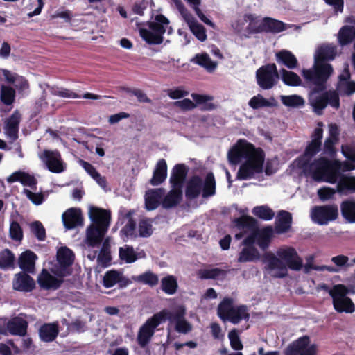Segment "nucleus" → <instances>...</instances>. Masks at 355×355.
Returning a JSON list of instances; mask_svg holds the SVG:
<instances>
[{"label": "nucleus", "instance_id": "f257e3e1", "mask_svg": "<svg viewBox=\"0 0 355 355\" xmlns=\"http://www.w3.org/2000/svg\"><path fill=\"white\" fill-rule=\"evenodd\" d=\"M336 55V49L334 46L322 45L315 55L313 68L302 71V76L306 83L314 85L312 93L319 94L327 89V82L334 72L332 66L327 62L334 60Z\"/></svg>", "mask_w": 355, "mask_h": 355}, {"label": "nucleus", "instance_id": "f03ea898", "mask_svg": "<svg viewBox=\"0 0 355 355\" xmlns=\"http://www.w3.org/2000/svg\"><path fill=\"white\" fill-rule=\"evenodd\" d=\"M279 258L272 253L264 255V261L267 263L263 270L273 278H284L288 275L287 268L299 271L303 266L302 259L293 248H288L277 252Z\"/></svg>", "mask_w": 355, "mask_h": 355}, {"label": "nucleus", "instance_id": "7ed1b4c3", "mask_svg": "<svg viewBox=\"0 0 355 355\" xmlns=\"http://www.w3.org/2000/svg\"><path fill=\"white\" fill-rule=\"evenodd\" d=\"M313 179L317 182H325L331 184L337 182L342 175V163L338 159H329L326 157H320L314 159Z\"/></svg>", "mask_w": 355, "mask_h": 355}, {"label": "nucleus", "instance_id": "20e7f679", "mask_svg": "<svg viewBox=\"0 0 355 355\" xmlns=\"http://www.w3.org/2000/svg\"><path fill=\"white\" fill-rule=\"evenodd\" d=\"M265 160V153L261 148H257L252 155L248 157L240 166L236 174V179L250 180L254 175L262 173Z\"/></svg>", "mask_w": 355, "mask_h": 355}, {"label": "nucleus", "instance_id": "39448f33", "mask_svg": "<svg viewBox=\"0 0 355 355\" xmlns=\"http://www.w3.org/2000/svg\"><path fill=\"white\" fill-rule=\"evenodd\" d=\"M164 322V318L162 313L158 312L148 318L139 328L137 342L141 348L146 349V353L150 355V349L148 347L149 343L153 337L157 327Z\"/></svg>", "mask_w": 355, "mask_h": 355}, {"label": "nucleus", "instance_id": "423d86ee", "mask_svg": "<svg viewBox=\"0 0 355 355\" xmlns=\"http://www.w3.org/2000/svg\"><path fill=\"white\" fill-rule=\"evenodd\" d=\"M347 288L343 284L335 285L329 292L333 300V305L338 313H352L355 311V306L351 298L347 297Z\"/></svg>", "mask_w": 355, "mask_h": 355}, {"label": "nucleus", "instance_id": "0eeeda50", "mask_svg": "<svg viewBox=\"0 0 355 355\" xmlns=\"http://www.w3.org/2000/svg\"><path fill=\"white\" fill-rule=\"evenodd\" d=\"M338 216V207L336 204L314 206L310 214L311 220L319 225H327L335 221Z\"/></svg>", "mask_w": 355, "mask_h": 355}, {"label": "nucleus", "instance_id": "6e6552de", "mask_svg": "<svg viewBox=\"0 0 355 355\" xmlns=\"http://www.w3.org/2000/svg\"><path fill=\"white\" fill-rule=\"evenodd\" d=\"M257 85L263 89L268 90L275 87L279 74L275 63H269L262 65L256 71Z\"/></svg>", "mask_w": 355, "mask_h": 355}, {"label": "nucleus", "instance_id": "1a4fd4ad", "mask_svg": "<svg viewBox=\"0 0 355 355\" xmlns=\"http://www.w3.org/2000/svg\"><path fill=\"white\" fill-rule=\"evenodd\" d=\"M257 150V148L252 144L248 142L245 139H239L227 153L229 162L232 164H237L242 158L246 159Z\"/></svg>", "mask_w": 355, "mask_h": 355}, {"label": "nucleus", "instance_id": "9d476101", "mask_svg": "<svg viewBox=\"0 0 355 355\" xmlns=\"http://www.w3.org/2000/svg\"><path fill=\"white\" fill-rule=\"evenodd\" d=\"M75 254L69 248L61 247L57 252V261L59 267L54 272L55 275L63 278L71 274L69 267L73 263Z\"/></svg>", "mask_w": 355, "mask_h": 355}, {"label": "nucleus", "instance_id": "9b49d317", "mask_svg": "<svg viewBox=\"0 0 355 355\" xmlns=\"http://www.w3.org/2000/svg\"><path fill=\"white\" fill-rule=\"evenodd\" d=\"M89 218L92 225L108 229L111 221V211L95 206H90Z\"/></svg>", "mask_w": 355, "mask_h": 355}, {"label": "nucleus", "instance_id": "f8f14e48", "mask_svg": "<svg viewBox=\"0 0 355 355\" xmlns=\"http://www.w3.org/2000/svg\"><path fill=\"white\" fill-rule=\"evenodd\" d=\"M160 313L164 318V322L168 320L171 322L175 321V330L180 333L187 334L191 331L190 324L184 319V310H178L175 312H171L167 309H164Z\"/></svg>", "mask_w": 355, "mask_h": 355}, {"label": "nucleus", "instance_id": "ddd939ff", "mask_svg": "<svg viewBox=\"0 0 355 355\" xmlns=\"http://www.w3.org/2000/svg\"><path fill=\"white\" fill-rule=\"evenodd\" d=\"M233 223L235 227L241 230L240 232L236 234L235 238L237 240L243 238L249 232L258 229L257 220L250 216H241L234 219Z\"/></svg>", "mask_w": 355, "mask_h": 355}, {"label": "nucleus", "instance_id": "4468645a", "mask_svg": "<svg viewBox=\"0 0 355 355\" xmlns=\"http://www.w3.org/2000/svg\"><path fill=\"white\" fill-rule=\"evenodd\" d=\"M42 159L51 172L60 173L64 171V168L61 160L60 154L58 151L44 150Z\"/></svg>", "mask_w": 355, "mask_h": 355}, {"label": "nucleus", "instance_id": "2eb2a0df", "mask_svg": "<svg viewBox=\"0 0 355 355\" xmlns=\"http://www.w3.org/2000/svg\"><path fill=\"white\" fill-rule=\"evenodd\" d=\"M64 227L67 230H72L83 224V217L81 209L79 208H69L67 209L62 216Z\"/></svg>", "mask_w": 355, "mask_h": 355}, {"label": "nucleus", "instance_id": "dca6fc26", "mask_svg": "<svg viewBox=\"0 0 355 355\" xmlns=\"http://www.w3.org/2000/svg\"><path fill=\"white\" fill-rule=\"evenodd\" d=\"M108 229L89 225L86 230L85 243L88 247H98L102 243Z\"/></svg>", "mask_w": 355, "mask_h": 355}, {"label": "nucleus", "instance_id": "f3484780", "mask_svg": "<svg viewBox=\"0 0 355 355\" xmlns=\"http://www.w3.org/2000/svg\"><path fill=\"white\" fill-rule=\"evenodd\" d=\"M21 120V114L18 110H16L5 121L6 134L12 141H15L18 138Z\"/></svg>", "mask_w": 355, "mask_h": 355}, {"label": "nucleus", "instance_id": "a211bd4d", "mask_svg": "<svg viewBox=\"0 0 355 355\" xmlns=\"http://www.w3.org/2000/svg\"><path fill=\"white\" fill-rule=\"evenodd\" d=\"M245 21H249L248 25L241 33L246 38L250 37L252 35L264 33V26L263 24V18L260 19L258 17L252 14H245L244 15Z\"/></svg>", "mask_w": 355, "mask_h": 355}, {"label": "nucleus", "instance_id": "6ab92c4d", "mask_svg": "<svg viewBox=\"0 0 355 355\" xmlns=\"http://www.w3.org/2000/svg\"><path fill=\"white\" fill-rule=\"evenodd\" d=\"M26 272H20L15 275L13 280V288L21 292H31L35 288L34 279Z\"/></svg>", "mask_w": 355, "mask_h": 355}, {"label": "nucleus", "instance_id": "aec40b11", "mask_svg": "<svg viewBox=\"0 0 355 355\" xmlns=\"http://www.w3.org/2000/svg\"><path fill=\"white\" fill-rule=\"evenodd\" d=\"M188 173V168L184 164H178L173 168L171 176L170 184L171 187L182 189Z\"/></svg>", "mask_w": 355, "mask_h": 355}, {"label": "nucleus", "instance_id": "412c9836", "mask_svg": "<svg viewBox=\"0 0 355 355\" xmlns=\"http://www.w3.org/2000/svg\"><path fill=\"white\" fill-rule=\"evenodd\" d=\"M28 326V322L19 316L11 318L6 324V328L9 333L11 335L19 336L26 335Z\"/></svg>", "mask_w": 355, "mask_h": 355}, {"label": "nucleus", "instance_id": "4be33fe9", "mask_svg": "<svg viewBox=\"0 0 355 355\" xmlns=\"http://www.w3.org/2000/svg\"><path fill=\"white\" fill-rule=\"evenodd\" d=\"M38 334L40 340L43 342L51 343L54 341L59 334L58 322L43 324L40 326Z\"/></svg>", "mask_w": 355, "mask_h": 355}, {"label": "nucleus", "instance_id": "5701e85b", "mask_svg": "<svg viewBox=\"0 0 355 355\" xmlns=\"http://www.w3.org/2000/svg\"><path fill=\"white\" fill-rule=\"evenodd\" d=\"M293 223L292 214L286 210L278 211L275 225L277 234H284L290 230Z\"/></svg>", "mask_w": 355, "mask_h": 355}, {"label": "nucleus", "instance_id": "b1692460", "mask_svg": "<svg viewBox=\"0 0 355 355\" xmlns=\"http://www.w3.org/2000/svg\"><path fill=\"white\" fill-rule=\"evenodd\" d=\"M6 181L10 184L19 182L22 185L30 187L33 189H36L37 183L36 178L33 175L22 171H17L12 173L6 178Z\"/></svg>", "mask_w": 355, "mask_h": 355}, {"label": "nucleus", "instance_id": "393cba45", "mask_svg": "<svg viewBox=\"0 0 355 355\" xmlns=\"http://www.w3.org/2000/svg\"><path fill=\"white\" fill-rule=\"evenodd\" d=\"M165 194L164 188L151 189L146 193L145 205L147 210L151 211L157 209Z\"/></svg>", "mask_w": 355, "mask_h": 355}, {"label": "nucleus", "instance_id": "a878e982", "mask_svg": "<svg viewBox=\"0 0 355 355\" xmlns=\"http://www.w3.org/2000/svg\"><path fill=\"white\" fill-rule=\"evenodd\" d=\"M37 259L36 254L31 250L22 252L18 259L19 266L23 270L22 272L33 274Z\"/></svg>", "mask_w": 355, "mask_h": 355}, {"label": "nucleus", "instance_id": "bb28decb", "mask_svg": "<svg viewBox=\"0 0 355 355\" xmlns=\"http://www.w3.org/2000/svg\"><path fill=\"white\" fill-rule=\"evenodd\" d=\"M202 180L198 175L192 176L187 182L185 196L188 200L197 198L202 192Z\"/></svg>", "mask_w": 355, "mask_h": 355}, {"label": "nucleus", "instance_id": "cd10ccee", "mask_svg": "<svg viewBox=\"0 0 355 355\" xmlns=\"http://www.w3.org/2000/svg\"><path fill=\"white\" fill-rule=\"evenodd\" d=\"M135 211L133 210H128L124 212L121 211L119 220H121V224L124 223V220H128V223L121 229V233L128 238L135 235L136 230V222L132 218Z\"/></svg>", "mask_w": 355, "mask_h": 355}, {"label": "nucleus", "instance_id": "c85d7f7f", "mask_svg": "<svg viewBox=\"0 0 355 355\" xmlns=\"http://www.w3.org/2000/svg\"><path fill=\"white\" fill-rule=\"evenodd\" d=\"M336 191L340 195L354 193L355 177L342 174L337 181Z\"/></svg>", "mask_w": 355, "mask_h": 355}, {"label": "nucleus", "instance_id": "c756f323", "mask_svg": "<svg viewBox=\"0 0 355 355\" xmlns=\"http://www.w3.org/2000/svg\"><path fill=\"white\" fill-rule=\"evenodd\" d=\"M38 284L40 286L44 289H58L60 287L63 282L62 279H58L54 276L49 273V272L43 269L42 273L38 277Z\"/></svg>", "mask_w": 355, "mask_h": 355}, {"label": "nucleus", "instance_id": "7c9ffc66", "mask_svg": "<svg viewBox=\"0 0 355 355\" xmlns=\"http://www.w3.org/2000/svg\"><path fill=\"white\" fill-rule=\"evenodd\" d=\"M167 178V164L164 159H160L156 164L153 177L149 182L153 186H158Z\"/></svg>", "mask_w": 355, "mask_h": 355}, {"label": "nucleus", "instance_id": "2f4dec72", "mask_svg": "<svg viewBox=\"0 0 355 355\" xmlns=\"http://www.w3.org/2000/svg\"><path fill=\"white\" fill-rule=\"evenodd\" d=\"M277 63L283 64L289 69H294L298 66V60L290 51L282 49L275 53Z\"/></svg>", "mask_w": 355, "mask_h": 355}, {"label": "nucleus", "instance_id": "473e14b6", "mask_svg": "<svg viewBox=\"0 0 355 355\" xmlns=\"http://www.w3.org/2000/svg\"><path fill=\"white\" fill-rule=\"evenodd\" d=\"M182 199V189L172 187L162 200V205L165 209L176 207Z\"/></svg>", "mask_w": 355, "mask_h": 355}, {"label": "nucleus", "instance_id": "72a5a7b5", "mask_svg": "<svg viewBox=\"0 0 355 355\" xmlns=\"http://www.w3.org/2000/svg\"><path fill=\"white\" fill-rule=\"evenodd\" d=\"M51 94L53 96L62 97V98H84L87 99L98 100L100 98V96L89 92H86L83 95L78 94L73 91L67 88H57L53 89L51 91Z\"/></svg>", "mask_w": 355, "mask_h": 355}, {"label": "nucleus", "instance_id": "f704fd0d", "mask_svg": "<svg viewBox=\"0 0 355 355\" xmlns=\"http://www.w3.org/2000/svg\"><path fill=\"white\" fill-rule=\"evenodd\" d=\"M310 338L303 336L291 343L285 350V355H297L302 351L306 350L309 346Z\"/></svg>", "mask_w": 355, "mask_h": 355}, {"label": "nucleus", "instance_id": "c9c22d12", "mask_svg": "<svg viewBox=\"0 0 355 355\" xmlns=\"http://www.w3.org/2000/svg\"><path fill=\"white\" fill-rule=\"evenodd\" d=\"M169 23V20L167 17L162 14H158L155 15V21L148 22V26L151 31L158 35L163 36L166 31V26H167Z\"/></svg>", "mask_w": 355, "mask_h": 355}, {"label": "nucleus", "instance_id": "e433bc0d", "mask_svg": "<svg viewBox=\"0 0 355 355\" xmlns=\"http://www.w3.org/2000/svg\"><path fill=\"white\" fill-rule=\"evenodd\" d=\"M234 306V300L231 297H224L217 308V315L223 322H229L232 310Z\"/></svg>", "mask_w": 355, "mask_h": 355}, {"label": "nucleus", "instance_id": "4c0bfd02", "mask_svg": "<svg viewBox=\"0 0 355 355\" xmlns=\"http://www.w3.org/2000/svg\"><path fill=\"white\" fill-rule=\"evenodd\" d=\"M273 235V229L271 226H266L261 230L257 229V244L263 250H266L271 242Z\"/></svg>", "mask_w": 355, "mask_h": 355}, {"label": "nucleus", "instance_id": "58836bf2", "mask_svg": "<svg viewBox=\"0 0 355 355\" xmlns=\"http://www.w3.org/2000/svg\"><path fill=\"white\" fill-rule=\"evenodd\" d=\"M249 319L250 314L248 313V309L246 305H234L229 322H230L232 324H239L243 320L248 321Z\"/></svg>", "mask_w": 355, "mask_h": 355}, {"label": "nucleus", "instance_id": "ea45409f", "mask_svg": "<svg viewBox=\"0 0 355 355\" xmlns=\"http://www.w3.org/2000/svg\"><path fill=\"white\" fill-rule=\"evenodd\" d=\"M264 33H279L286 29V24L272 17H263Z\"/></svg>", "mask_w": 355, "mask_h": 355}, {"label": "nucleus", "instance_id": "a19ab883", "mask_svg": "<svg viewBox=\"0 0 355 355\" xmlns=\"http://www.w3.org/2000/svg\"><path fill=\"white\" fill-rule=\"evenodd\" d=\"M340 211L343 218L349 223H355V200H347L340 204Z\"/></svg>", "mask_w": 355, "mask_h": 355}, {"label": "nucleus", "instance_id": "79ce46f5", "mask_svg": "<svg viewBox=\"0 0 355 355\" xmlns=\"http://www.w3.org/2000/svg\"><path fill=\"white\" fill-rule=\"evenodd\" d=\"M191 33L200 42H205L207 40L206 29L203 25L198 23L193 16L186 21Z\"/></svg>", "mask_w": 355, "mask_h": 355}, {"label": "nucleus", "instance_id": "37998d69", "mask_svg": "<svg viewBox=\"0 0 355 355\" xmlns=\"http://www.w3.org/2000/svg\"><path fill=\"white\" fill-rule=\"evenodd\" d=\"M191 97L196 104L201 105L200 110L202 111H211L216 108L214 103L209 102L214 99L212 96L193 93Z\"/></svg>", "mask_w": 355, "mask_h": 355}, {"label": "nucleus", "instance_id": "c03bdc74", "mask_svg": "<svg viewBox=\"0 0 355 355\" xmlns=\"http://www.w3.org/2000/svg\"><path fill=\"white\" fill-rule=\"evenodd\" d=\"M260 253L255 247L245 246L239 252L238 262L245 263L259 259Z\"/></svg>", "mask_w": 355, "mask_h": 355}, {"label": "nucleus", "instance_id": "a18cd8bd", "mask_svg": "<svg viewBox=\"0 0 355 355\" xmlns=\"http://www.w3.org/2000/svg\"><path fill=\"white\" fill-rule=\"evenodd\" d=\"M216 193V180L213 173L209 172L207 174L205 182H202V196L207 198L215 195Z\"/></svg>", "mask_w": 355, "mask_h": 355}, {"label": "nucleus", "instance_id": "49530a36", "mask_svg": "<svg viewBox=\"0 0 355 355\" xmlns=\"http://www.w3.org/2000/svg\"><path fill=\"white\" fill-rule=\"evenodd\" d=\"M249 106L254 109L258 110L263 107H272L277 105L275 100L272 98L271 101L265 98L262 95L257 94L253 96L248 102Z\"/></svg>", "mask_w": 355, "mask_h": 355}, {"label": "nucleus", "instance_id": "de8ad7c7", "mask_svg": "<svg viewBox=\"0 0 355 355\" xmlns=\"http://www.w3.org/2000/svg\"><path fill=\"white\" fill-rule=\"evenodd\" d=\"M281 79L288 86L297 87L302 84L300 77L295 72L288 71L285 69H280Z\"/></svg>", "mask_w": 355, "mask_h": 355}, {"label": "nucleus", "instance_id": "09e8293b", "mask_svg": "<svg viewBox=\"0 0 355 355\" xmlns=\"http://www.w3.org/2000/svg\"><path fill=\"white\" fill-rule=\"evenodd\" d=\"M313 157H305L304 153L296 159L297 166L306 175H311L313 178V173L315 165L311 162Z\"/></svg>", "mask_w": 355, "mask_h": 355}, {"label": "nucleus", "instance_id": "8fccbe9b", "mask_svg": "<svg viewBox=\"0 0 355 355\" xmlns=\"http://www.w3.org/2000/svg\"><path fill=\"white\" fill-rule=\"evenodd\" d=\"M178 288V281L173 275H167L161 279V289L168 295H173Z\"/></svg>", "mask_w": 355, "mask_h": 355}, {"label": "nucleus", "instance_id": "3c124183", "mask_svg": "<svg viewBox=\"0 0 355 355\" xmlns=\"http://www.w3.org/2000/svg\"><path fill=\"white\" fill-rule=\"evenodd\" d=\"M16 97V92L10 86L2 85L0 91V100L1 103L7 106L14 103Z\"/></svg>", "mask_w": 355, "mask_h": 355}, {"label": "nucleus", "instance_id": "603ef678", "mask_svg": "<svg viewBox=\"0 0 355 355\" xmlns=\"http://www.w3.org/2000/svg\"><path fill=\"white\" fill-rule=\"evenodd\" d=\"M134 279L139 283L148 285L150 287L155 286L159 283V277L157 275L153 273L150 270L146 271L139 275L134 277Z\"/></svg>", "mask_w": 355, "mask_h": 355}, {"label": "nucleus", "instance_id": "864d4df0", "mask_svg": "<svg viewBox=\"0 0 355 355\" xmlns=\"http://www.w3.org/2000/svg\"><path fill=\"white\" fill-rule=\"evenodd\" d=\"M252 213L257 218L263 220H270L275 216L274 211L267 205L254 207Z\"/></svg>", "mask_w": 355, "mask_h": 355}, {"label": "nucleus", "instance_id": "5fc2aeb1", "mask_svg": "<svg viewBox=\"0 0 355 355\" xmlns=\"http://www.w3.org/2000/svg\"><path fill=\"white\" fill-rule=\"evenodd\" d=\"M325 90L326 89L321 92L322 93L320 95L316 96L311 101V106L313 107L315 112L318 115L322 114L323 110L328 105L327 96V93Z\"/></svg>", "mask_w": 355, "mask_h": 355}, {"label": "nucleus", "instance_id": "6e6d98bb", "mask_svg": "<svg viewBox=\"0 0 355 355\" xmlns=\"http://www.w3.org/2000/svg\"><path fill=\"white\" fill-rule=\"evenodd\" d=\"M119 255L120 259L127 263H132L138 259L137 253L132 246L125 245L124 247L119 248Z\"/></svg>", "mask_w": 355, "mask_h": 355}, {"label": "nucleus", "instance_id": "4d7b16f0", "mask_svg": "<svg viewBox=\"0 0 355 355\" xmlns=\"http://www.w3.org/2000/svg\"><path fill=\"white\" fill-rule=\"evenodd\" d=\"M141 37L149 44H160L164 41V37L158 35L150 30L141 28L139 31Z\"/></svg>", "mask_w": 355, "mask_h": 355}, {"label": "nucleus", "instance_id": "13d9d810", "mask_svg": "<svg viewBox=\"0 0 355 355\" xmlns=\"http://www.w3.org/2000/svg\"><path fill=\"white\" fill-rule=\"evenodd\" d=\"M15 255L6 248L0 252V268L7 269L14 266Z\"/></svg>", "mask_w": 355, "mask_h": 355}, {"label": "nucleus", "instance_id": "bf43d9fd", "mask_svg": "<svg viewBox=\"0 0 355 355\" xmlns=\"http://www.w3.org/2000/svg\"><path fill=\"white\" fill-rule=\"evenodd\" d=\"M225 275L226 271L218 268L200 270L198 272V276L202 279H215Z\"/></svg>", "mask_w": 355, "mask_h": 355}, {"label": "nucleus", "instance_id": "052dcab7", "mask_svg": "<svg viewBox=\"0 0 355 355\" xmlns=\"http://www.w3.org/2000/svg\"><path fill=\"white\" fill-rule=\"evenodd\" d=\"M121 272L115 270L107 271L103 279V284L105 288H111L114 286L119 281Z\"/></svg>", "mask_w": 355, "mask_h": 355}, {"label": "nucleus", "instance_id": "680f3d73", "mask_svg": "<svg viewBox=\"0 0 355 355\" xmlns=\"http://www.w3.org/2000/svg\"><path fill=\"white\" fill-rule=\"evenodd\" d=\"M281 100L282 103L287 107H296L304 104V99L300 96L295 94L282 96Z\"/></svg>", "mask_w": 355, "mask_h": 355}, {"label": "nucleus", "instance_id": "e2e57ef3", "mask_svg": "<svg viewBox=\"0 0 355 355\" xmlns=\"http://www.w3.org/2000/svg\"><path fill=\"white\" fill-rule=\"evenodd\" d=\"M10 237L15 241H21L24 237L23 230L17 221L12 220L10 224Z\"/></svg>", "mask_w": 355, "mask_h": 355}, {"label": "nucleus", "instance_id": "0e129e2a", "mask_svg": "<svg viewBox=\"0 0 355 355\" xmlns=\"http://www.w3.org/2000/svg\"><path fill=\"white\" fill-rule=\"evenodd\" d=\"M31 232L37 240L43 241L46 239V230L40 221H34L30 224Z\"/></svg>", "mask_w": 355, "mask_h": 355}, {"label": "nucleus", "instance_id": "69168bd1", "mask_svg": "<svg viewBox=\"0 0 355 355\" xmlns=\"http://www.w3.org/2000/svg\"><path fill=\"white\" fill-rule=\"evenodd\" d=\"M196 62L207 69L213 70L216 64L207 53L197 54L195 57Z\"/></svg>", "mask_w": 355, "mask_h": 355}, {"label": "nucleus", "instance_id": "338daca9", "mask_svg": "<svg viewBox=\"0 0 355 355\" xmlns=\"http://www.w3.org/2000/svg\"><path fill=\"white\" fill-rule=\"evenodd\" d=\"M139 234L141 237H149L153 234V226L149 219L141 220L139 223Z\"/></svg>", "mask_w": 355, "mask_h": 355}, {"label": "nucleus", "instance_id": "774afa93", "mask_svg": "<svg viewBox=\"0 0 355 355\" xmlns=\"http://www.w3.org/2000/svg\"><path fill=\"white\" fill-rule=\"evenodd\" d=\"M339 141L334 140L329 138H327L324 143L323 153L328 155L331 158H334L336 156L337 150L335 146L338 143Z\"/></svg>", "mask_w": 355, "mask_h": 355}]
</instances>
